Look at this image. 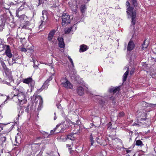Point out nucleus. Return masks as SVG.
Here are the masks:
<instances>
[{
  "label": "nucleus",
  "mask_w": 156,
  "mask_h": 156,
  "mask_svg": "<svg viewBox=\"0 0 156 156\" xmlns=\"http://www.w3.org/2000/svg\"><path fill=\"white\" fill-rule=\"evenodd\" d=\"M126 5L127 7H128L127 9L126 12L128 16H131L132 21L131 25L134 26L136 23V12L135 10H134V8L130 6V3L128 1H127Z\"/></svg>",
  "instance_id": "nucleus-1"
},
{
  "label": "nucleus",
  "mask_w": 156,
  "mask_h": 156,
  "mask_svg": "<svg viewBox=\"0 0 156 156\" xmlns=\"http://www.w3.org/2000/svg\"><path fill=\"white\" fill-rule=\"evenodd\" d=\"M13 94L12 98L16 102H20L21 105H23L27 103V101L25 99V95L23 92H20L17 94Z\"/></svg>",
  "instance_id": "nucleus-2"
},
{
  "label": "nucleus",
  "mask_w": 156,
  "mask_h": 156,
  "mask_svg": "<svg viewBox=\"0 0 156 156\" xmlns=\"http://www.w3.org/2000/svg\"><path fill=\"white\" fill-rule=\"evenodd\" d=\"M61 85L67 89H72L73 86L71 83L66 78H63L61 80Z\"/></svg>",
  "instance_id": "nucleus-3"
},
{
  "label": "nucleus",
  "mask_w": 156,
  "mask_h": 156,
  "mask_svg": "<svg viewBox=\"0 0 156 156\" xmlns=\"http://www.w3.org/2000/svg\"><path fill=\"white\" fill-rule=\"evenodd\" d=\"M70 23L69 16L66 13H63L62 16V24L63 26Z\"/></svg>",
  "instance_id": "nucleus-4"
},
{
  "label": "nucleus",
  "mask_w": 156,
  "mask_h": 156,
  "mask_svg": "<svg viewBox=\"0 0 156 156\" xmlns=\"http://www.w3.org/2000/svg\"><path fill=\"white\" fill-rule=\"evenodd\" d=\"M137 117L139 118L140 120L141 121L145 120L146 119L147 114L146 111L144 110L138 111Z\"/></svg>",
  "instance_id": "nucleus-5"
},
{
  "label": "nucleus",
  "mask_w": 156,
  "mask_h": 156,
  "mask_svg": "<svg viewBox=\"0 0 156 156\" xmlns=\"http://www.w3.org/2000/svg\"><path fill=\"white\" fill-rule=\"evenodd\" d=\"M79 1L78 2L76 0L74 1L73 4L70 5V7L71 8L73 13H76V11L77 9L78 4H79Z\"/></svg>",
  "instance_id": "nucleus-6"
},
{
  "label": "nucleus",
  "mask_w": 156,
  "mask_h": 156,
  "mask_svg": "<svg viewBox=\"0 0 156 156\" xmlns=\"http://www.w3.org/2000/svg\"><path fill=\"white\" fill-rule=\"evenodd\" d=\"M35 101H36L37 103H38L39 102V105L37 109L38 110H40L41 108L42 107V104L43 102L42 98L40 96H37L36 97L35 99Z\"/></svg>",
  "instance_id": "nucleus-7"
},
{
  "label": "nucleus",
  "mask_w": 156,
  "mask_h": 156,
  "mask_svg": "<svg viewBox=\"0 0 156 156\" xmlns=\"http://www.w3.org/2000/svg\"><path fill=\"white\" fill-rule=\"evenodd\" d=\"M4 50H5V53L7 56L9 58H11L12 57V54L11 53V50L9 45H7L5 46Z\"/></svg>",
  "instance_id": "nucleus-8"
},
{
  "label": "nucleus",
  "mask_w": 156,
  "mask_h": 156,
  "mask_svg": "<svg viewBox=\"0 0 156 156\" xmlns=\"http://www.w3.org/2000/svg\"><path fill=\"white\" fill-rule=\"evenodd\" d=\"M96 139V141L98 144L103 146L107 145V143L106 140L100 137H97Z\"/></svg>",
  "instance_id": "nucleus-9"
},
{
  "label": "nucleus",
  "mask_w": 156,
  "mask_h": 156,
  "mask_svg": "<svg viewBox=\"0 0 156 156\" xmlns=\"http://www.w3.org/2000/svg\"><path fill=\"white\" fill-rule=\"evenodd\" d=\"M120 87L119 86L117 87H111L109 89L108 91L110 93H113V94L119 93L120 90Z\"/></svg>",
  "instance_id": "nucleus-10"
},
{
  "label": "nucleus",
  "mask_w": 156,
  "mask_h": 156,
  "mask_svg": "<svg viewBox=\"0 0 156 156\" xmlns=\"http://www.w3.org/2000/svg\"><path fill=\"white\" fill-rule=\"evenodd\" d=\"M44 11L42 12V16L41 17V24L39 26V27L40 29L42 28V25L43 23H45L47 19V16L46 14L44 15L43 13Z\"/></svg>",
  "instance_id": "nucleus-11"
},
{
  "label": "nucleus",
  "mask_w": 156,
  "mask_h": 156,
  "mask_svg": "<svg viewBox=\"0 0 156 156\" xmlns=\"http://www.w3.org/2000/svg\"><path fill=\"white\" fill-rule=\"evenodd\" d=\"M135 47V44L133 41H130L128 43L127 50L128 51H130L133 49Z\"/></svg>",
  "instance_id": "nucleus-12"
},
{
  "label": "nucleus",
  "mask_w": 156,
  "mask_h": 156,
  "mask_svg": "<svg viewBox=\"0 0 156 156\" xmlns=\"http://www.w3.org/2000/svg\"><path fill=\"white\" fill-rule=\"evenodd\" d=\"M21 140V136L18 134L15 136V141L16 144H14L15 145L18 146L20 143Z\"/></svg>",
  "instance_id": "nucleus-13"
},
{
  "label": "nucleus",
  "mask_w": 156,
  "mask_h": 156,
  "mask_svg": "<svg viewBox=\"0 0 156 156\" xmlns=\"http://www.w3.org/2000/svg\"><path fill=\"white\" fill-rule=\"evenodd\" d=\"M55 32L56 31L55 30H52L50 31L48 34V41H51L52 40Z\"/></svg>",
  "instance_id": "nucleus-14"
},
{
  "label": "nucleus",
  "mask_w": 156,
  "mask_h": 156,
  "mask_svg": "<svg viewBox=\"0 0 156 156\" xmlns=\"http://www.w3.org/2000/svg\"><path fill=\"white\" fill-rule=\"evenodd\" d=\"M52 79V77L51 76H50L49 78L44 83V84L42 86V88L43 89L47 88L48 86V83Z\"/></svg>",
  "instance_id": "nucleus-15"
},
{
  "label": "nucleus",
  "mask_w": 156,
  "mask_h": 156,
  "mask_svg": "<svg viewBox=\"0 0 156 156\" xmlns=\"http://www.w3.org/2000/svg\"><path fill=\"white\" fill-rule=\"evenodd\" d=\"M77 93L80 96H82L84 94V90L83 88L81 87H78L77 89Z\"/></svg>",
  "instance_id": "nucleus-16"
},
{
  "label": "nucleus",
  "mask_w": 156,
  "mask_h": 156,
  "mask_svg": "<svg viewBox=\"0 0 156 156\" xmlns=\"http://www.w3.org/2000/svg\"><path fill=\"white\" fill-rule=\"evenodd\" d=\"M23 82L25 83L28 84L30 83H34V81H33L31 77H29L27 79H24L23 80Z\"/></svg>",
  "instance_id": "nucleus-17"
},
{
  "label": "nucleus",
  "mask_w": 156,
  "mask_h": 156,
  "mask_svg": "<svg viewBox=\"0 0 156 156\" xmlns=\"http://www.w3.org/2000/svg\"><path fill=\"white\" fill-rule=\"evenodd\" d=\"M88 49L87 45L84 44H82L80 46V52H83L85 51Z\"/></svg>",
  "instance_id": "nucleus-18"
},
{
  "label": "nucleus",
  "mask_w": 156,
  "mask_h": 156,
  "mask_svg": "<svg viewBox=\"0 0 156 156\" xmlns=\"http://www.w3.org/2000/svg\"><path fill=\"white\" fill-rule=\"evenodd\" d=\"M76 133H71L68 135H67V137L66 138V140L69 139L71 140H73L74 139V137L73 136L74 134H76Z\"/></svg>",
  "instance_id": "nucleus-19"
},
{
  "label": "nucleus",
  "mask_w": 156,
  "mask_h": 156,
  "mask_svg": "<svg viewBox=\"0 0 156 156\" xmlns=\"http://www.w3.org/2000/svg\"><path fill=\"white\" fill-rule=\"evenodd\" d=\"M4 71L6 76H10L12 75V72L11 70L7 68H5Z\"/></svg>",
  "instance_id": "nucleus-20"
},
{
  "label": "nucleus",
  "mask_w": 156,
  "mask_h": 156,
  "mask_svg": "<svg viewBox=\"0 0 156 156\" xmlns=\"http://www.w3.org/2000/svg\"><path fill=\"white\" fill-rule=\"evenodd\" d=\"M30 24L29 22L27 21L26 23V24L24 25L22 27V28L25 29L29 30L30 28H29V26Z\"/></svg>",
  "instance_id": "nucleus-21"
},
{
  "label": "nucleus",
  "mask_w": 156,
  "mask_h": 156,
  "mask_svg": "<svg viewBox=\"0 0 156 156\" xmlns=\"http://www.w3.org/2000/svg\"><path fill=\"white\" fill-rule=\"evenodd\" d=\"M87 9L86 6L85 5H81L80 7V10L81 12L82 13H84L85 10Z\"/></svg>",
  "instance_id": "nucleus-22"
},
{
  "label": "nucleus",
  "mask_w": 156,
  "mask_h": 156,
  "mask_svg": "<svg viewBox=\"0 0 156 156\" xmlns=\"http://www.w3.org/2000/svg\"><path fill=\"white\" fill-rule=\"evenodd\" d=\"M129 73V71L128 69L126 72L124 74L123 76V82L126 81Z\"/></svg>",
  "instance_id": "nucleus-23"
},
{
  "label": "nucleus",
  "mask_w": 156,
  "mask_h": 156,
  "mask_svg": "<svg viewBox=\"0 0 156 156\" xmlns=\"http://www.w3.org/2000/svg\"><path fill=\"white\" fill-rule=\"evenodd\" d=\"M136 144L137 146H140L141 147L143 146L144 145L142 141L140 140H136Z\"/></svg>",
  "instance_id": "nucleus-24"
},
{
  "label": "nucleus",
  "mask_w": 156,
  "mask_h": 156,
  "mask_svg": "<svg viewBox=\"0 0 156 156\" xmlns=\"http://www.w3.org/2000/svg\"><path fill=\"white\" fill-rule=\"evenodd\" d=\"M141 105L143 107H147L150 106L151 104H150L145 101H143L141 103Z\"/></svg>",
  "instance_id": "nucleus-25"
},
{
  "label": "nucleus",
  "mask_w": 156,
  "mask_h": 156,
  "mask_svg": "<svg viewBox=\"0 0 156 156\" xmlns=\"http://www.w3.org/2000/svg\"><path fill=\"white\" fill-rule=\"evenodd\" d=\"M72 29V27H69L68 28L66 29L65 30V33L66 34H69L70 32Z\"/></svg>",
  "instance_id": "nucleus-26"
},
{
  "label": "nucleus",
  "mask_w": 156,
  "mask_h": 156,
  "mask_svg": "<svg viewBox=\"0 0 156 156\" xmlns=\"http://www.w3.org/2000/svg\"><path fill=\"white\" fill-rule=\"evenodd\" d=\"M1 41H0V51H2L4 50L5 46H7V45H4L1 44Z\"/></svg>",
  "instance_id": "nucleus-27"
},
{
  "label": "nucleus",
  "mask_w": 156,
  "mask_h": 156,
  "mask_svg": "<svg viewBox=\"0 0 156 156\" xmlns=\"http://www.w3.org/2000/svg\"><path fill=\"white\" fill-rule=\"evenodd\" d=\"M145 41H144V43L142 44V49H144L147 48L148 46V44H145Z\"/></svg>",
  "instance_id": "nucleus-28"
},
{
  "label": "nucleus",
  "mask_w": 156,
  "mask_h": 156,
  "mask_svg": "<svg viewBox=\"0 0 156 156\" xmlns=\"http://www.w3.org/2000/svg\"><path fill=\"white\" fill-rule=\"evenodd\" d=\"M96 98L98 99L99 103H100L101 104H102L103 103V101H102L101 97L100 96H96Z\"/></svg>",
  "instance_id": "nucleus-29"
},
{
  "label": "nucleus",
  "mask_w": 156,
  "mask_h": 156,
  "mask_svg": "<svg viewBox=\"0 0 156 156\" xmlns=\"http://www.w3.org/2000/svg\"><path fill=\"white\" fill-rule=\"evenodd\" d=\"M132 4L134 7H136L137 5V3L136 0H131Z\"/></svg>",
  "instance_id": "nucleus-30"
},
{
  "label": "nucleus",
  "mask_w": 156,
  "mask_h": 156,
  "mask_svg": "<svg viewBox=\"0 0 156 156\" xmlns=\"http://www.w3.org/2000/svg\"><path fill=\"white\" fill-rule=\"evenodd\" d=\"M90 146H92L93 145L94 142L93 140V138L92 135H91L90 136Z\"/></svg>",
  "instance_id": "nucleus-31"
},
{
  "label": "nucleus",
  "mask_w": 156,
  "mask_h": 156,
  "mask_svg": "<svg viewBox=\"0 0 156 156\" xmlns=\"http://www.w3.org/2000/svg\"><path fill=\"white\" fill-rule=\"evenodd\" d=\"M60 124H58L56 126V127L54 128L53 130H51V134H53L54 133V132L55 131L56 129H57V128L60 126Z\"/></svg>",
  "instance_id": "nucleus-32"
},
{
  "label": "nucleus",
  "mask_w": 156,
  "mask_h": 156,
  "mask_svg": "<svg viewBox=\"0 0 156 156\" xmlns=\"http://www.w3.org/2000/svg\"><path fill=\"white\" fill-rule=\"evenodd\" d=\"M58 45L59 47L61 48H64L65 46V44L63 41L59 42Z\"/></svg>",
  "instance_id": "nucleus-33"
},
{
  "label": "nucleus",
  "mask_w": 156,
  "mask_h": 156,
  "mask_svg": "<svg viewBox=\"0 0 156 156\" xmlns=\"http://www.w3.org/2000/svg\"><path fill=\"white\" fill-rule=\"evenodd\" d=\"M22 9L20 8H19L17 10H16V16L17 17H19V12L21 11Z\"/></svg>",
  "instance_id": "nucleus-34"
},
{
  "label": "nucleus",
  "mask_w": 156,
  "mask_h": 156,
  "mask_svg": "<svg viewBox=\"0 0 156 156\" xmlns=\"http://www.w3.org/2000/svg\"><path fill=\"white\" fill-rule=\"evenodd\" d=\"M7 77L10 82H11L13 81V79L12 74L10 76L9 75L7 76Z\"/></svg>",
  "instance_id": "nucleus-35"
},
{
  "label": "nucleus",
  "mask_w": 156,
  "mask_h": 156,
  "mask_svg": "<svg viewBox=\"0 0 156 156\" xmlns=\"http://www.w3.org/2000/svg\"><path fill=\"white\" fill-rule=\"evenodd\" d=\"M6 137L5 136H2L1 137L0 140L3 143L5 142L6 140Z\"/></svg>",
  "instance_id": "nucleus-36"
},
{
  "label": "nucleus",
  "mask_w": 156,
  "mask_h": 156,
  "mask_svg": "<svg viewBox=\"0 0 156 156\" xmlns=\"http://www.w3.org/2000/svg\"><path fill=\"white\" fill-rule=\"evenodd\" d=\"M124 115V113L123 112H121L119 113L118 116L120 117H123Z\"/></svg>",
  "instance_id": "nucleus-37"
},
{
  "label": "nucleus",
  "mask_w": 156,
  "mask_h": 156,
  "mask_svg": "<svg viewBox=\"0 0 156 156\" xmlns=\"http://www.w3.org/2000/svg\"><path fill=\"white\" fill-rule=\"evenodd\" d=\"M27 51H29V52H32L33 51V48L32 47L30 48H27Z\"/></svg>",
  "instance_id": "nucleus-38"
},
{
  "label": "nucleus",
  "mask_w": 156,
  "mask_h": 156,
  "mask_svg": "<svg viewBox=\"0 0 156 156\" xmlns=\"http://www.w3.org/2000/svg\"><path fill=\"white\" fill-rule=\"evenodd\" d=\"M21 51H22L26 52L27 51V48H21Z\"/></svg>",
  "instance_id": "nucleus-39"
},
{
  "label": "nucleus",
  "mask_w": 156,
  "mask_h": 156,
  "mask_svg": "<svg viewBox=\"0 0 156 156\" xmlns=\"http://www.w3.org/2000/svg\"><path fill=\"white\" fill-rule=\"evenodd\" d=\"M109 136L110 137L112 140H115V139H116L115 136L114 135Z\"/></svg>",
  "instance_id": "nucleus-40"
},
{
  "label": "nucleus",
  "mask_w": 156,
  "mask_h": 156,
  "mask_svg": "<svg viewBox=\"0 0 156 156\" xmlns=\"http://www.w3.org/2000/svg\"><path fill=\"white\" fill-rule=\"evenodd\" d=\"M58 40L59 41V42L63 41V39L62 37H58Z\"/></svg>",
  "instance_id": "nucleus-41"
},
{
  "label": "nucleus",
  "mask_w": 156,
  "mask_h": 156,
  "mask_svg": "<svg viewBox=\"0 0 156 156\" xmlns=\"http://www.w3.org/2000/svg\"><path fill=\"white\" fill-rule=\"evenodd\" d=\"M1 64H2V66L3 67V68H4V69L5 68H6V66L4 62H2L1 63Z\"/></svg>",
  "instance_id": "nucleus-42"
},
{
  "label": "nucleus",
  "mask_w": 156,
  "mask_h": 156,
  "mask_svg": "<svg viewBox=\"0 0 156 156\" xmlns=\"http://www.w3.org/2000/svg\"><path fill=\"white\" fill-rule=\"evenodd\" d=\"M43 153V151H41L39 154L36 156H42V154Z\"/></svg>",
  "instance_id": "nucleus-43"
},
{
  "label": "nucleus",
  "mask_w": 156,
  "mask_h": 156,
  "mask_svg": "<svg viewBox=\"0 0 156 156\" xmlns=\"http://www.w3.org/2000/svg\"><path fill=\"white\" fill-rule=\"evenodd\" d=\"M25 111H26L27 113H29L30 112V110L29 108V106H28L27 107V108L25 110Z\"/></svg>",
  "instance_id": "nucleus-44"
},
{
  "label": "nucleus",
  "mask_w": 156,
  "mask_h": 156,
  "mask_svg": "<svg viewBox=\"0 0 156 156\" xmlns=\"http://www.w3.org/2000/svg\"><path fill=\"white\" fill-rule=\"evenodd\" d=\"M56 106L57 108H61V105L59 104H58L57 105H56Z\"/></svg>",
  "instance_id": "nucleus-45"
},
{
  "label": "nucleus",
  "mask_w": 156,
  "mask_h": 156,
  "mask_svg": "<svg viewBox=\"0 0 156 156\" xmlns=\"http://www.w3.org/2000/svg\"><path fill=\"white\" fill-rule=\"evenodd\" d=\"M25 15H22L21 16L19 15V17H18L19 18H24L25 17Z\"/></svg>",
  "instance_id": "nucleus-46"
},
{
  "label": "nucleus",
  "mask_w": 156,
  "mask_h": 156,
  "mask_svg": "<svg viewBox=\"0 0 156 156\" xmlns=\"http://www.w3.org/2000/svg\"><path fill=\"white\" fill-rule=\"evenodd\" d=\"M43 134L44 135H45V136H47V137H48L49 134H48L47 133L45 132H44V133H43Z\"/></svg>",
  "instance_id": "nucleus-47"
},
{
  "label": "nucleus",
  "mask_w": 156,
  "mask_h": 156,
  "mask_svg": "<svg viewBox=\"0 0 156 156\" xmlns=\"http://www.w3.org/2000/svg\"><path fill=\"white\" fill-rule=\"evenodd\" d=\"M112 125V124L111 123V122H109V123L108 124V127L109 128V127H110V128H111V127H110V126Z\"/></svg>",
  "instance_id": "nucleus-48"
},
{
  "label": "nucleus",
  "mask_w": 156,
  "mask_h": 156,
  "mask_svg": "<svg viewBox=\"0 0 156 156\" xmlns=\"http://www.w3.org/2000/svg\"><path fill=\"white\" fill-rule=\"evenodd\" d=\"M77 124L78 125H80L81 123V122L79 120H78L76 121Z\"/></svg>",
  "instance_id": "nucleus-49"
},
{
  "label": "nucleus",
  "mask_w": 156,
  "mask_h": 156,
  "mask_svg": "<svg viewBox=\"0 0 156 156\" xmlns=\"http://www.w3.org/2000/svg\"><path fill=\"white\" fill-rule=\"evenodd\" d=\"M134 71V69H132V70H131V71L130 72V73L131 75H132V74H133Z\"/></svg>",
  "instance_id": "nucleus-50"
},
{
  "label": "nucleus",
  "mask_w": 156,
  "mask_h": 156,
  "mask_svg": "<svg viewBox=\"0 0 156 156\" xmlns=\"http://www.w3.org/2000/svg\"><path fill=\"white\" fill-rule=\"evenodd\" d=\"M71 64H72V66L74 67V63H73V60H72V61H71V62H70Z\"/></svg>",
  "instance_id": "nucleus-51"
},
{
  "label": "nucleus",
  "mask_w": 156,
  "mask_h": 156,
  "mask_svg": "<svg viewBox=\"0 0 156 156\" xmlns=\"http://www.w3.org/2000/svg\"><path fill=\"white\" fill-rule=\"evenodd\" d=\"M68 59H69L70 62H71V61H72V60H73L71 58V57L69 56H68Z\"/></svg>",
  "instance_id": "nucleus-52"
},
{
  "label": "nucleus",
  "mask_w": 156,
  "mask_h": 156,
  "mask_svg": "<svg viewBox=\"0 0 156 156\" xmlns=\"http://www.w3.org/2000/svg\"><path fill=\"white\" fill-rule=\"evenodd\" d=\"M68 59H69L70 62H71V61H72V60H73L71 58V57L69 56H68Z\"/></svg>",
  "instance_id": "nucleus-53"
},
{
  "label": "nucleus",
  "mask_w": 156,
  "mask_h": 156,
  "mask_svg": "<svg viewBox=\"0 0 156 156\" xmlns=\"http://www.w3.org/2000/svg\"><path fill=\"white\" fill-rule=\"evenodd\" d=\"M110 100H113L114 99V98L113 97H111L110 98Z\"/></svg>",
  "instance_id": "nucleus-54"
},
{
  "label": "nucleus",
  "mask_w": 156,
  "mask_h": 156,
  "mask_svg": "<svg viewBox=\"0 0 156 156\" xmlns=\"http://www.w3.org/2000/svg\"><path fill=\"white\" fill-rule=\"evenodd\" d=\"M71 144H66V147H71Z\"/></svg>",
  "instance_id": "nucleus-55"
},
{
  "label": "nucleus",
  "mask_w": 156,
  "mask_h": 156,
  "mask_svg": "<svg viewBox=\"0 0 156 156\" xmlns=\"http://www.w3.org/2000/svg\"><path fill=\"white\" fill-rule=\"evenodd\" d=\"M131 151V150H127L126 151V153H129L130 152V151Z\"/></svg>",
  "instance_id": "nucleus-56"
},
{
  "label": "nucleus",
  "mask_w": 156,
  "mask_h": 156,
  "mask_svg": "<svg viewBox=\"0 0 156 156\" xmlns=\"http://www.w3.org/2000/svg\"><path fill=\"white\" fill-rule=\"evenodd\" d=\"M2 153V150L0 148V156L1 155V154Z\"/></svg>",
  "instance_id": "nucleus-57"
},
{
  "label": "nucleus",
  "mask_w": 156,
  "mask_h": 156,
  "mask_svg": "<svg viewBox=\"0 0 156 156\" xmlns=\"http://www.w3.org/2000/svg\"><path fill=\"white\" fill-rule=\"evenodd\" d=\"M42 90V89H39L38 90H37V92H40Z\"/></svg>",
  "instance_id": "nucleus-58"
},
{
  "label": "nucleus",
  "mask_w": 156,
  "mask_h": 156,
  "mask_svg": "<svg viewBox=\"0 0 156 156\" xmlns=\"http://www.w3.org/2000/svg\"><path fill=\"white\" fill-rule=\"evenodd\" d=\"M12 62H13V63H15V61L16 59H15L13 58L12 59Z\"/></svg>",
  "instance_id": "nucleus-59"
},
{
  "label": "nucleus",
  "mask_w": 156,
  "mask_h": 156,
  "mask_svg": "<svg viewBox=\"0 0 156 156\" xmlns=\"http://www.w3.org/2000/svg\"><path fill=\"white\" fill-rule=\"evenodd\" d=\"M42 138L41 137H38L36 138V139H40Z\"/></svg>",
  "instance_id": "nucleus-60"
},
{
  "label": "nucleus",
  "mask_w": 156,
  "mask_h": 156,
  "mask_svg": "<svg viewBox=\"0 0 156 156\" xmlns=\"http://www.w3.org/2000/svg\"><path fill=\"white\" fill-rule=\"evenodd\" d=\"M54 115H55V116L54 118V120H55L56 119V117L55 115H56V113H54Z\"/></svg>",
  "instance_id": "nucleus-61"
},
{
  "label": "nucleus",
  "mask_w": 156,
  "mask_h": 156,
  "mask_svg": "<svg viewBox=\"0 0 156 156\" xmlns=\"http://www.w3.org/2000/svg\"><path fill=\"white\" fill-rule=\"evenodd\" d=\"M3 8L6 9H9V8L8 7H6L5 6H4V5Z\"/></svg>",
  "instance_id": "nucleus-62"
},
{
  "label": "nucleus",
  "mask_w": 156,
  "mask_h": 156,
  "mask_svg": "<svg viewBox=\"0 0 156 156\" xmlns=\"http://www.w3.org/2000/svg\"><path fill=\"white\" fill-rule=\"evenodd\" d=\"M0 128H2V127L1 125L0 124Z\"/></svg>",
  "instance_id": "nucleus-63"
},
{
  "label": "nucleus",
  "mask_w": 156,
  "mask_h": 156,
  "mask_svg": "<svg viewBox=\"0 0 156 156\" xmlns=\"http://www.w3.org/2000/svg\"><path fill=\"white\" fill-rule=\"evenodd\" d=\"M126 156H130L129 155H126Z\"/></svg>",
  "instance_id": "nucleus-64"
}]
</instances>
